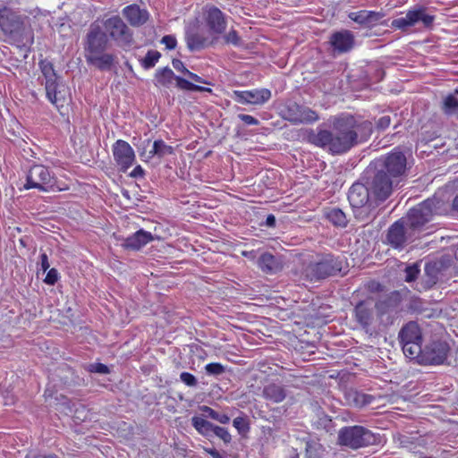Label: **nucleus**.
<instances>
[{
    "mask_svg": "<svg viewBox=\"0 0 458 458\" xmlns=\"http://www.w3.org/2000/svg\"><path fill=\"white\" fill-rule=\"evenodd\" d=\"M372 131L371 122L342 114L334 117L331 130H318L316 134L310 136V141L317 147L327 148L332 154L339 155L367 141Z\"/></svg>",
    "mask_w": 458,
    "mask_h": 458,
    "instance_id": "1",
    "label": "nucleus"
},
{
    "mask_svg": "<svg viewBox=\"0 0 458 458\" xmlns=\"http://www.w3.org/2000/svg\"><path fill=\"white\" fill-rule=\"evenodd\" d=\"M0 28L18 47H29L34 42L31 30L24 25V18L10 8L0 10Z\"/></svg>",
    "mask_w": 458,
    "mask_h": 458,
    "instance_id": "2",
    "label": "nucleus"
},
{
    "mask_svg": "<svg viewBox=\"0 0 458 458\" xmlns=\"http://www.w3.org/2000/svg\"><path fill=\"white\" fill-rule=\"evenodd\" d=\"M23 190H37L40 192L62 191L53 170L42 164L34 163L25 171Z\"/></svg>",
    "mask_w": 458,
    "mask_h": 458,
    "instance_id": "3",
    "label": "nucleus"
},
{
    "mask_svg": "<svg viewBox=\"0 0 458 458\" xmlns=\"http://www.w3.org/2000/svg\"><path fill=\"white\" fill-rule=\"evenodd\" d=\"M342 270L341 261L331 253L316 254L303 268L302 275L310 281L324 279Z\"/></svg>",
    "mask_w": 458,
    "mask_h": 458,
    "instance_id": "4",
    "label": "nucleus"
},
{
    "mask_svg": "<svg viewBox=\"0 0 458 458\" xmlns=\"http://www.w3.org/2000/svg\"><path fill=\"white\" fill-rule=\"evenodd\" d=\"M338 443L341 445L357 450L375 445L378 437L369 429L362 426H347L338 432Z\"/></svg>",
    "mask_w": 458,
    "mask_h": 458,
    "instance_id": "5",
    "label": "nucleus"
},
{
    "mask_svg": "<svg viewBox=\"0 0 458 458\" xmlns=\"http://www.w3.org/2000/svg\"><path fill=\"white\" fill-rule=\"evenodd\" d=\"M371 198L374 197L371 196L370 190L366 182L353 183L349 190L348 200L354 209L355 216L366 223L371 221L375 217L374 214H369L368 212L372 205L370 200Z\"/></svg>",
    "mask_w": 458,
    "mask_h": 458,
    "instance_id": "6",
    "label": "nucleus"
},
{
    "mask_svg": "<svg viewBox=\"0 0 458 458\" xmlns=\"http://www.w3.org/2000/svg\"><path fill=\"white\" fill-rule=\"evenodd\" d=\"M364 179L370 190V194L377 200L383 201L392 193L393 186L397 183L382 170L370 164L364 174Z\"/></svg>",
    "mask_w": 458,
    "mask_h": 458,
    "instance_id": "7",
    "label": "nucleus"
},
{
    "mask_svg": "<svg viewBox=\"0 0 458 458\" xmlns=\"http://www.w3.org/2000/svg\"><path fill=\"white\" fill-rule=\"evenodd\" d=\"M399 340L403 354L410 360L418 357L421 352L422 335L419 325L411 321L404 325L399 332Z\"/></svg>",
    "mask_w": 458,
    "mask_h": 458,
    "instance_id": "8",
    "label": "nucleus"
},
{
    "mask_svg": "<svg viewBox=\"0 0 458 458\" xmlns=\"http://www.w3.org/2000/svg\"><path fill=\"white\" fill-rule=\"evenodd\" d=\"M39 67L45 78V89L48 100L57 108L63 107L65 102L64 94L58 89L57 75L53 64L47 60L40 61Z\"/></svg>",
    "mask_w": 458,
    "mask_h": 458,
    "instance_id": "9",
    "label": "nucleus"
},
{
    "mask_svg": "<svg viewBox=\"0 0 458 458\" xmlns=\"http://www.w3.org/2000/svg\"><path fill=\"white\" fill-rule=\"evenodd\" d=\"M406 157L397 149L388 154L386 157L377 159L371 163L378 170L386 173L394 181L398 182V178L403 175L406 169Z\"/></svg>",
    "mask_w": 458,
    "mask_h": 458,
    "instance_id": "10",
    "label": "nucleus"
},
{
    "mask_svg": "<svg viewBox=\"0 0 458 458\" xmlns=\"http://www.w3.org/2000/svg\"><path fill=\"white\" fill-rule=\"evenodd\" d=\"M435 21V16L427 13L426 8L422 6H416L409 10L405 16L394 19L391 22V27L395 30L406 31L410 27L421 22L424 27L429 28Z\"/></svg>",
    "mask_w": 458,
    "mask_h": 458,
    "instance_id": "11",
    "label": "nucleus"
},
{
    "mask_svg": "<svg viewBox=\"0 0 458 458\" xmlns=\"http://www.w3.org/2000/svg\"><path fill=\"white\" fill-rule=\"evenodd\" d=\"M448 352L449 346L445 342L433 341L424 348L421 347L420 353L414 360L420 364L439 365L446 360Z\"/></svg>",
    "mask_w": 458,
    "mask_h": 458,
    "instance_id": "12",
    "label": "nucleus"
},
{
    "mask_svg": "<svg viewBox=\"0 0 458 458\" xmlns=\"http://www.w3.org/2000/svg\"><path fill=\"white\" fill-rule=\"evenodd\" d=\"M402 296L398 292H393L377 302H375L377 317L381 323L387 325L399 313L401 309Z\"/></svg>",
    "mask_w": 458,
    "mask_h": 458,
    "instance_id": "13",
    "label": "nucleus"
},
{
    "mask_svg": "<svg viewBox=\"0 0 458 458\" xmlns=\"http://www.w3.org/2000/svg\"><path fill=\"white\" fill-rule=\"evenodd\" d=\"M437 204H438V201L436 199H428L410 209L407 216L410 227L416 230L429 222L437 212Z\"/></svg>",
    "mask_w": 458,
    "mask_h": 458,
    "instance_id": "14",
    "label": "nucleus"
},
{
    "mask_svg": "<svg viewBox=\"0 0 458 458\" xmlns=\"http://www.w3.org/2000/svg\"><path fill=\"white\" fill-rule=\"evenodd\" d=\"M104 27L113 40L119 46H130L132 42V32L118 15L112 16L104 21Z\"/></svg>",
    "mask_w": 458,
    "mask_h": 458,
    "instance_id": "15",
    "label": "nucleus"
},
{
    "mask_svg": "<svg viewBox=\"0 0 458 458\" xmlns=\"http://www.w3.org/2000/svg\"><path fill=\"white\" fill-rule=\"evenodd\" d=\"M108 43V36L102 30L100 25L92 23L85 38V58L88 57V55L105 52L107 49Z\"/></svg>",
    "mask_w": 458,
    "mask_h": 458,
    "instance_id": "16",
    "label": "nucleus"
},
{
    "mask_svg": "<svg viewBox=\"0 0 458 458\" xmlns=\"http://www.w3.org/2000/svg\"><path fill=\"white\" fill-rule=\"evenodd\" d=\"M284 118L293 124L312 123L318 120V115L310 107L291 102L285 106Z\"/></svg>",
    "mask_w": 458,
    "mask_h": 458,
    "instance_id": "17",
    "label": "nucleus"
},
{
    "mask_svg": "<svg viewBox=\"0 0 458 458\" xmlns=\"http://www.w3.org/2000/svg\"><path fill=\"white\" fill-rule=\"evenodd\" d=\"M114 159L120 171L125 173L135 162L136 156L131 146L125 140H117L112 147Z\"/></svg>",
    "mask_w": 458,
    "mask_h": 458,
    "instance_id": "18",
    "label": "nucleus"
},
{
    "mask_svg": "<svg viewBox=\"0 0 458 458\" xmlns=\"http://www.w3.org/2000/svg\"><path fill=\"white\" fill-rule=\"evenodd\" d=\"M233 98L242 105H263L271 98V91L267 89L250 90H234Z\"/></svg>",
    "mask_w": 458,
    "mask_h": 458,
    "instance_id": "19",
    "label": "nucleus"
},
{
    "mask_svg": "<svg viewBox=\"0 0 458 458\" xmlns=\"http://www.w3.org/2000/svg\"><path fill=\"white\" fill-rule=\"evenodd\" d=\"M329 43L335 53L339 55L348 53L355 46V36L349 30H341L330 36Z\"/></svg>",
    "mask_w": 458,
    "mask_h": 458,
    "instance_id": "20",
    "label": "nucleus"
},
{
    "mask_svg": "<svg viewBox=\"0 0 458 458\" xmlns=\"http://www.w3.org/2000/svg\"><path fill=\"white\" fill-rule=\"evenodd\" d=\"M376 305L373 299L369 298L360 301L354 308L356 321L363 327H369L377 316Z\"/></svg>",
    "mask_w": 458,
    "mask_h": 458,
    "instance_id": "21",
    "label": "nucleus"
},
{
    "mask_svg": "<svg viewBox=\"0 0 458 458\" xmlns=\"http://www.w3.org/2000/svg\"><path fill=\"white\" fill-rule=\"evenodd\" d=\"M347 16L351 21L361 27L373 28L385 17V13L377 11L360 10L350 12Z\"/></svg>",
    "mask_w": 458,
    "mask_h": 458,
    "instance_id": "22",
    "label": "nucleus"
},
{
    "mask_svg": "<svg viewBox=\"0 0 458 458\" xmlns=\"http://www.w3.org/2000/svg\"><path fill=\"white\" fill-rule=\"evenodd\" d=\"M205 21L211 33L222 34L226 29L225 14L217 7L211 6L207 9Z\"/></svg>",
    "mask_w": 458,
    "mask_h": 458,
    "instance_id": "23",
    "label": "nucleus"
},
{
    "mask_svg": "<svg viewBox=\"0 0 458 458\" xmlns=\"http://www.w3.org/2000/svg\"><path fill=\"white\" fill-rule=\"evenodd\" d=\"M185 40L191 51L199 50L208 46V39L200 33L197 21L187 26Z\"/></svg>",
    "mask_w": 458,
    "mask_h": 458,
    "instance_id": "24",
    "label": "nucleus"
},
{
    "mask_svg": "<svg viewBox=\"0 0 458 458\" xmlns=\"http://www.w3.org/2000/svg\"><path fill=\"white\" fill-rule=\"evenodd\" d=\"M153 240L154 237L151 233L140 229L133 234L123 239L121 245L126 250H139Z\"/></svg>",
    "mask_w": 458,
    "mask_h": 458,
    "instance_id": "25",
    "label": "nucleus"
},
{
    "mask_svg": "<svg viewBox=\"0 0 458 458\" xmlns=\"http://www.w3.org/2000/svg\"><path fill=\"white\" fill-rule=\"evenodd\" d=\"M386 239L393 248L403 249L407 241L404 222L398 220L394 223L388 229Z\"/></svg>",
    "mask_w": 458,
    "mask_h": 458,
    "instance_id": "26",
    "label": "nucleus"
},
{
    "mask_svg": "<svg viewBox=\"0 0 458 458\" xmlns=\"http://www.w3.org/2000/svg\"><path fill=\"white\" fill-rule=\"evenodd\" d=\"M123 14L131 26H140L144 24L148 14L146 10L140 9L136 4L128 5L123 8Z\"/></svg>",
    "mask_w": 458,
    "mask_h": 458,
    "instance_id": "27",
    "label": "nucleus"
},
{
    "mask_svg": "<svg viewBox=\"0 0 458 458\" xmlns=\"http://www.w3.org/2000/svg\"><path fill=\"white\" fill-rule=\"evenodd\" d=\"M262 396L268 402L279 403L286 397V389L281 384L269 383L264 386Z\"/></svg>",
    "mask_w": 458,
    "mask_h": 458,
    "instance_id": "28",
    "label": "nucleus"
},
{
    "mask_svg": "<svg viewBox=\"0 0 458 458\" xmlns=\"http://www.w3.org/2000/svg\"><path fill=\"white\" fill-rule=\"evenodd\" d=\"M89 64L96 66L101 71L110 70L114 62V55L105 52L88 55L85 58Z\"/></svg>",
    "mask_w": 458,
    "mask_h": 458,
    "instance_id": "29",
    "label": "nucleus"
},
{
    "mask_svg": "<svg viewBox=\"0 0 458 458\" xmlns=\"http://www.w3.org/2000/svg\"><path fill=\"white\" fill-rule=\"evenodd\" d=\"M259 267L267 274H275L281 269V264L277 259L270 253H263L258 260Z\"/></svg>",
    "mask_w": 458,
    "mask_h": 458,
    "instance_id": "30",
    "label": "nucleus"
},
{
    "mask_svg": "<svg viewBox=\"0 0 458 458\" xmlns=\"http://www.w3.org/2000/svg\"><path fill=\"white\" fill-rule=\"evenodd\" d=\"M325 448L318 439L309 437L305 441V458H324Z\"/></svg>",
    "mask_w": 458,
    "mask_h": 458,
    "instance_id": "31",
    "label": "nucleus"
},
{
    "mask_svg": "<svg viewBox=\"0 0 458 458\" xmlns=\"http://www.w3.org/2000/svg\"><path fill=\"white\" fill-rule=\"evenodd\" d=\"M326 218L335 226L345 227L348 220L345 214L338 208H330L325 210Z\"/></svg>",
    "mask_w": 458,
    "mask_h": 458,
    "instance_id": "32",
    "label": "nucleus"
},
{
    "mask_svg": "<svg viewBox=\"0 0 458 458\" xmlns=\"http://www.w3.org/2000/svg\"><path fill=\"white\" fill-rule=\"evenodd\" d=\"M194 428L202 436L208 437L213 431L214 424L200 417L194 416L191 419Z\"/></svg>",
    "mask_w": 458,
    "mask_h": 458,
    "instance_id": "33",
    "label": "nucleus"
},
{
    "mask_svg": "<svg viewBox=\"0 0 458 458\" xmlns=\"http://www.w3.org/2000/svg\"><path fill=\"white\" fill-rule=\"evenodd\" d=\"M348 400L350 403H352L356 407H363L369 404L372 402L373 397L369 394L352 391L348 394Z\"/></svg>",
    "mask_w": 458,
    "mask_h": 458,
    "instance_id": "34",
    "label": "nucleus"
},
{
    "mask_svg": "<svg viewBox=\"0 0 458 458\" xmlns=\"http://www.w3.org/2000/svg\"><path fill=\"white\" fill-rule=\"evenodd\" d=\"M155 78L156 84L161 86H166L172 82L173 79L175 80L174 72L168 67L157 70Z\"/></svg>",
    "mask_w": 458,
    "mask_h": 458,
    "instance_id": "35",
    "label": "nucleus"
},
{
    "mask_svg": "<svg viewBox=\"0 0 458 458\" xmlns=\"http://www.w3.org/2000/svg\"><path fill=\"white\" fill-rule=\"evenodd\" d=\"M175 81H176L177 87L182 89L191 90V91H208V92L211 91V89H209V88H205L202 86L195 85V84L191 83V81H189L182 77H179V76H175Z\"/></svg>",
    "mask_w": 458,
    "mask_h": 458,
    "instance_id": "36",
    "label": "nucleus"
},
{
    "mask_svg": "<svg viewBox=\"0 0 458 458\" xmlns=\"http://www.w3.org/2000/svg\"><path fill=\"white\" fill-rule=\"evenodd\" d=\"M200 410L206 413V415L222 424H227L230 421V417L225 413H219L208 406H201Z\"/></svg>",
    "mask_w": 458,
    "mask_h": 458,
    "instance_id": "37",
    "label": "nucleus"
},
{
    "mask_svg": "<svg viewBox=\"0 0 458 458\" xmlns=\"http://www.w3.org/2000/svg\"><path fill=\"white\" fill-rule=\"evenodd\" d=\"M443 110L447 114H454L458 111V99L454 95H448L443 101Z\"/></svg>",
    "mask_w": 458,
    "mask_h": 458,
    "instance_id": "38",
    "label": "nucleus"
},
{
    "mask_svg": "<svg viewBox=\"0 0 458 458\" xmlns=\"http://www.w3.org/2000/svg\"><path fill=\"white\" fill-rule=\"evenodd\" d=\"M157 159L159 160L174 154V148L167 145L163 140H157Z\"/></svg>",
    "mask_w": 458,
    "mask_h": 458,
    "instance_id": "39",
    "label": "nucleus"
},
{
    "mask_svg": "<svg viewBox=\"0 0 458 458\" xmlns=\"http://www.w3.org/2000/svg\"><path fill=\"white\" fill-rule=\"evenodd\" d=\"M161 55L158 51L149 50L142 60V66L145 69H150L158 62Z\"/></svg>",
    "mask_w": 458,
    "mask_h": 458,
    "instance_id": "40",
    "label": "nucleus"
},
{
    "mask_svg": "<svg viewBox=\"0 0 458 458\" xmlns=\"http://www.w3.org/2000/svg\"><path fill=\"white\" fill-rule=\"evenodd\" d=\"M205 372L208 376H220L225 372V367L219 362H211L205 366Z\"/></svg>",
    "mask_w": 458,
    "mask_h": 458,
    "instance_id": "41",
    "label": "nucleus"
},
{
    "mask_svg": "<svg viewBox=\"0 0 458 458\" xmlns=\"http://www.w3.org/2000/svg\"><path fill=\"white\" fill-rule=\"evenodd\" d=\"M404 272H405V281L412 282L417 278V276L420 273L419 265L412 264V265L407 266Z\"/></svg>",
    "mask_w": 458,
    "mask_h": 458,
    "instance_id": "42",
    "label": "nucleus"
},
{
    "mask_svg": "<svg viewBox=\"0 0 458 458\" xmlns=\"http://www.w3.org/2000/svg\"><path fill=\"white\" fill-rule=\"evenodd\" d=\"M212 432L225 443L227 444L231 442V435L226 428L215 425Z\"/></svg>",
    "mask_w": 458,
    "mask_h": 458,
    "instance_id": "43",
    "label": "nucleus"
},
{
    "mask_svg": "<svg viewBox=\"0 0 458 458\" xmlns=\"http://www.w3.org/2000/svg\"><path fill=\"white\" fill-rule=\"evenodd\" d=\"M233 425L239 433H246L250 429L248 422L242 417H236L233 421Z\"/></svg>",
    "mask_w": 458,
    "mask_h": 458,
    "instance_id": "44",
    "label": "nucleus"
},
{
    "mask_svg": "<svg viewBox=\"0 0 458 458\" xmlns=\"http://www.w3.org/2000/svg\"><path fill=\"white\" fill-rule=\"evenodd\" d=\"M180 380L187 386L194 387L198 385L196 377L189 372H182L180 374Z\"/></svg>",
    "mask_w": 458,
    "mask_h": 458,
    "instance_id": "45",
    "label": "nucleus"
},
{
    "mask_svg": "<svg viewBox=\"0 0 458 458\" xmlns=\"http://www.w3.org/2000/svg\"><path fill=\"white\" fill-rule=\"evenodd\" d=\"M224 38L227 44H232L233 46H239L241 44V38L234 30H231L226 35H225Z\"/></svg>",
    "mask_w": 458,
    "mask_h": 458,
    "instance_id": "46",
    "label": "nucleus"
},
{
    "mask_svg": "<svg viewBox=\"0 0 458 458\" xmlns=\"http://www.w3.org/2000/svg\"><path fill=\"white\" fill-rule=\"evenodd\" d=\"M59 279V273L55 268H51L48 270L47 276L45 278V283L49 285H54Z\"/></svg>",
    "mask_w": 458,
    "mask_h": 458,
    "instance_id": "47",
    "label": "nucleus"
},
{
    "mask_svg": "<svg viewBox=\"0 0 458 458\" xmlns=\"http://www.w3.org/2000/svg\"><path fill=\"white\" fill-rule=\"evenodd\" d=\"M157 140H154L152 148L148 152H142L140 156L144 158V161L148 162L151 159L157 157Z\"/></svg>",
    "mask_w": 458,
    "mask_h": 458,
    "instance_id": "48",
    "label": "nucleus"
},
{
    "mask_svg": "<svg viewBox=\"0 0 458 458\" xmlns=\"http://www.w3.org/2000/svg\"><path fill=\"white\" fill-rule=\"evenodd\" d=\"M161 43L164 44L167 49H174L176 47V38L172 35H166L162 38Z\"/></svg>",
    "mask_w": 458,
    "mask_h": 458,
    "instance_id": "49",
    "label": "nucleus"
},
{
    "mask_svg": "<svg viewBox=\"0 0 458 458\" xmlns=\"http://www.w3.org/2000/svg\"><path fill=\"white\" fill-rule=\"evenodd\" d=\"M238 118L241 121H242L244 123H246L247 125H259V121L257 118H255L250 114H238Z\"/></svg>",
    "mask_w": 458,
    "mask_h": 458,
    "instance_id": "50",
    "label": "nucleus"
},
{
    "mask_svg": "<svg viewBox=\"0 0 458 458\" xmlns=\"http://www.w3.org/2000/svg\"><path fill=\"white\" fill-rule=\"evenodd\" d=\"M391 123L390 115H383L377 122V127L379 130H385L389 127Z\"/></svg>",
    "mask_w": 458,
    "mask_h": 458,
    "instance_id": "51",
    "label": "nucleus"
},
{
    "mask_svg": "<svg viewBox=\"0 0 458 458\" xmlns=\"http://www.w3.org/2000/svg\"><path fill=\"white\" fill-rule=\"evenodd\" d=\"M91 371L99 373V374H107L109 373V369L106 365L102 363H96L91 365Z\"/></svg>",
    "mask_w": 458,
    "mask_h": 458,
    "instance_id": "52",
    "label": "nucleus"
},
{
    "mask_svg": "<svg viewBox=\"0 0 458 458\" xmlns=\"http://www.w3.org/2000/svg\"><path fill=\"white\" fill-rule=\"evenodd\" d=\"M144 174V169L140 165L135 166L134 169L130 173V176L132 178L143 177Z\"/></svg>",
    "mask_w": 458,
    "mask_h": 458,
    "instance_id": "53",
    "label": "nucleus"
},
{
    "mask_svg": "<svg viewBox=\"0 0 458 458\" xmlns=\"http://www.w3.org/2000/svg\"><path fill=\"white\" fill-rule=\"evenodd\" d=\"M40 267H41V269L43 270V272H46L47 270H48L50 265H49V262H48V257L46 253H42L40 255Z\"/></svg>",
    "mask_w": 458,
    "mask_h": 458,
    "instance_id": "54",
    "label": "nucleus"
},
{
    "mask_svg": "<svg viewBox=\"0 0 458 458\" xmlns=\"http://www.w3.org/2000/svg\"><path fill=\"white\" fill-rule=\"evenodd\" d=\"M172 64H173L174 68L175 70L179 71V72H183V73H186V71H188V70L185 68V66H184L183 63H182L181 60H179V59H174V60H173V62H172Z\"/></svg>",
    "mask_w": 458,
    "mask_h": 458,
    "instance_id": "55",
    "label": "nucleus"
},
{
    "mask_svg": "<svg viewBox=\"0 0 458 458\" xmlns=\"http://www.w3.org/2000/svg\"><path fill=\"white\" fill-rule=\"evenodd\" d=\"M204 451L212 456V458H225L215 448L204 447Z\"/></svg>",
    "mask_w": 458,
    "mask_h": 458,
    "instance_id": "56",
    "label": "nucleus"
},
{
    "mask_svg": "<svg viewBox=\"0 0 458 458\" xmlns=\"http://www.w3.org/2000/svg\"><path fill=\"white\" fill-rule=\"evenodd\" d=\"M185 74H187L191 79H192L193 81H195L197 82L206 83V81L201 77L197 75L196 73H193L190 71H186Z\"/></svg>",
    "mask_w": 458,
    "mask_h": 458,
    "instance_id": "57",
    "label": "nucleus"
},
{
    "mask_svg": "<svg viewBox=\"0 0 458 458\" xmlns=\"http://www.w3.org/2000/svg\"><path fill=\"white\" fill-rule=\"evenodd\" d=\"M265 225L268 227H273L276 225V217L274 215H268L266 219Z\"/></svg>",
    "mask_w": 458,
    "mask_h": 458,
    "instance_id": "58",
    "label": "nucleus"
},
{
    "mask_svg": "<svg viewBox=\"0 0 458 458\" xmlns=\"http://www.w3.org/2000/svg\"><path fill=\"white\" fill-rule=\"evenodd\" d=\"M452 206H453L454 210L458 212V194L454 199Z\"/></svg>",
    "mask_w": 458,
    "mask_h": 458,
    "instance_id": "59",
    "label": "nucleus"
},
{
    "mask_svg": "<svg viewBox=\"0 0 458 458\" xmlns=\"http://www.w3.org/2000/svg\"><path fill=\"white\" fill-rule=\"evenodd\" d=\"M26 458H42V456L37 454H29L26 456Z\"/></svg>",
    "mask_w": 458,
    "mask_h": 458,
    "instance_id": "60",
    "label": "nucleus"
},
{
    "mask_svg": "<svg viewBox=\"0 0 458 458\" xmlns=\"http://www.w3.org/2000/svg\"><path fill=\"white\" fill-rule=\"evenodd\" d=\"M42 458H57L55 455L44 456Z\"/></svg>",
    "mask_w": 458,
    "mask_h": 458,
    "instance_id": "61",
    "label": "nucleus"
},
{
    "mask_svg": "<svg viewBox=\"0 0 458 458\" xmlns=\"http://www.w3.org/2000/svg\"><path fill=\"white\" fill-rule=\"evenodd\" d=\"M454 256L455 258L458 259V248L456 249L455 252H454Z\"/></svg>",
    "mask_w": 458,
    "mask_h": 458,
    "instance_id": "62",
    "label": "nucleus"
},
{
    "mask_svg": "<svg viewBox=\"0 0 458 458\" xmlns=\"http://www.w3.org/2000/svg\"><path fill=\"white\" fill-rule=\"evenodd\" d=\"M242 255L245 256V257H249V253L247 251H243Z\"/></svg>",
    "mask_w": 458,
    "mask_h": 458,
    "instance_id": "63",
    "label": "nucleus"
},
{
    "mask_svg": "<svg viewBox=\"0 0 458 458\" xmlns=\"http://www.w3.org/2000/svg\"><path fill=\"white\" fill-rule=\"evenodd\" d=\"M454 93H455V94H458V89H456L454 90Z\"/></svg>",
    "mask_w": 458,
    "mask_h": 458,
    "instance_id": "64",
    "label": "nucleus"
}]
</instances>
